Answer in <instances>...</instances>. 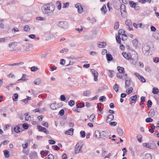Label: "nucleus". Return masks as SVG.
Returning <instances> with one entry per match:
<instances>
[{"mask_svg":"<svg viewBox=\"0 0 159 159\" xmlns=\"http://www.w3.org/2000/svg\"><path fill=\"white\" fill-rule=\"evenodd\" d=\"M55 9V6L52 3L44 4L42 8L43 14L47 16H52Z\"/></svg>","mask_w":159,"mask_h":159,"instance_id":"nucleus-1","label":"nucleus"},{"mask_svg":"<svg viewBox=\"0 0 159 159\" xmlns=\"http://www.w3.org/2000/svg\"><path fill=\"white\" fill-rule=\"evenodd\" d=\"M109 134L108 131H102L100 132L99 130H96L93 134V137L99 139H102L105 140L108 138L111 139V138L109 135Z\"/></svg>","mask_w":159,"mask_h":159,"instance_id":"nucleus-2","label":"nucleus"},{"mask_svg":"<svg viewBox=\"0 0 159 159\" xmlns=\"http://www.w3.org/2000/svg\"><path fill=\"white\" fill-rule=\"evenodd\" d=\"M132 54L130 59V62L133 64L135 65L138 61V55L135 51H133Z\"/></svg>","mask_w":159,"mask_h":159,"instance_id":"nucleus-3","label":"nucleus"},{"mask_svg":"<svg viewBox=\"0 0 159 159\" xmlns=\"http://www.w3.org/2000/svg\"><path fill=\"white\" fill-rule=\"evenodd\" d=\"M150 47L148 43H146L143 45L142 49L143 53L146 55L148 54Z\"/></svg>","mask_w":159,"mask_h":159,"instance_id":"nucleus-4","label":"nucleus"},{"mask_svg":"<svg viewBox=\"0 0 159 159\" xmlns=\"http://www.w3.org/2000/svg\"><path fill=\"white\" fill-rule=\"evenodd\" d=\"M58 25L61 28L66 29L68 28L67 23L64 21H60L58 22Z\"/></svg>","mask_w":159,"mask_h":159,"instance_id":"nucleus-5","label":"nucleus"},{"mask_svg":"<svg viewBox=\"0 0 159 159\" xmlns=\"http://www.w3.org/2000/svg\"><path fill=\"white\" fill-rule=\"evenodd\" d=\"M120 11L122 16L125 17L126 16V12L125 10V5L122 4L120 7Z\"/></svg>","mask_w":159,"mask_h":159,"instance_id":"nucleus-6","label":"nucleus"},{"mask_svg":"<svg viewBox=\"0 0 159 159\" xmlns=\"http://www.w3.org/2000/svg\"><path fill=\"white\" fill-rule=\"evenodd\" d=\"M143 145L144 147L152 149H155L156 147V145L155 144H152V143L150 144L148 143H143Z\"/></svg>","mask_w":159,"mask_h":159,"instance_id":"nucleus-7","label":"nucleus"},{"mask_svg":"<svg viewBox=\"0 0 159 159\" xmlns=\"http://www.w3.org/2000/svg\"><path fill=\"white\" fill-rule=\"evenodd\" d=\"M125 23L126 25L129 27L127 29L128 30L131 31L133 30L132 28V23L130 20H126Z\"/></svg>","mask_w":159,"mask_h":159,"instance_id":"nucleus-8","label":"nucleus"},{"mask_svg":"<svg viewBox=\"0 0 159 159\" xmlns=\"http://www.w3.org/2000/svg\"><path fill=\"white\" fill-rule=\"evenodd\" d=\"M82 146H81L79 143H78L76 144L75 148V152L76 153H78L80 152H82L81 150Z\"/></svg>","mask_w":159,"mask_h":159,"instance_id":"nucleus-9","label":"nucleus"},{"mask_svg":"<svg viewBox=\"0 0 159 159\" xmlns=\"http://www.w3.org/2000/svg\"><path fill=\"white\" fill-rule=\"evenodd\" d=\"M75 7L77 9V11L79 13H81L83 11V9L80 3H76L75 5Z\"/></svg>","mask_w":159,"mask_h":159,"instance_id":"nucleus-10","label":"nucleus"},{"mask_svg":"<svg viewBox=\"0 0 159 159\" xmlns=\"http://www.w3.org/2000/svg\"><path fill=\"white\" fill-rule=\"evenodd\" d=\"M37 127H38V129L39 131L43 132L46 134H48V131L47 129L45 127H43L42 126L39 125H37Z\"/></svg>","mask_w":159,"mask_h":159,"instance_id":"nucleus-11","label":"nucleus"},{"mask_svg":"<svg viewBox=\"0 0 159 159\" xmlns=\"http://www.w3.org/2000/svg\"><path fill=\"white\" fill-rule=\"evenodd\" d=\"M114 118V116L112 114L108 115L107 117L106 122L108 123L110 122L111 120H113Z\"/></svg>","mask_w":159,"mask_h":159,"instance_id":"nucleus-12","label":"nucleus"},{"mask_svg":"<svg viewBox=\"0 0 159 159\" xmlns=\"http://www.w3.org/2000/svg\"><path fill=\"white\" fill-rule=\"evenodd\" d=\"M134 74L141 82H146L145 80L144 77L140 75L139 73H135Z\"/></svg>","mask_w":159,"mask_h":159,"instance_id":"nucleus-13","label":"nucleus"},{"mask_svg":"<svg viewBox=\"0 0 159 159\" xmlns=\"http://www.w3.org/2000/svg\"><path fill=\"white\" fill-rule=\"evenodd\" d=\"M137 98V95H135L131 97L129 99V101L132 103H135L136 102Z\"/></svg>","mask_w":159,"mask_h":159,"instance_id":"nucleus-14","label":"nucleus"},{"mask_svg":"<svg viewBox=\"0 0 159 159\" xmlns=\"http://www.w3.org/2000/svg\"><path fill=\"white\" fill-rule=\"evenodd\" d=\"M91 71L93 74V76H94V80L95 81H97L98 80L97 78L98 75V72L93 69H91Z\"/></svg>","mask_w":159,"mask_h":159,"instance_id":"nucleus-15","label":"nucleus"},{"mask_svg":"<svg viewBox=\"0 0 159 159\" xmlns=\"http://www.w3.org/2000/svg\"><path fill=\"white\" fill-rule=\"evenodd\" d=\"M102 13L103 15H105L107 12V10H106V7L105 5H104L102 7L101 9Z\"/></svg>","mask_w":159,"mask_h":159,"instance_id":"nucleus-16","label":"nucleus"},{"mask_svg":"<svg viewBox=\"0 0 159 159\" xmlns=\"http://www.w3.org/2000/svg\"><path fill=\"white\" fill-rule=\"evenodd\" d=\"M152 36L155 39L159 40V31L153 33Z\"/></svg>","mask_w":159,"mask_h":159,"instance_id":"nucleus-17","label":"nucleus"},{"mask_svg":"<svg viewBox=\"0 0 159 159\" xmlns=\"http://www.w3.org/2000/svg\"><path fill=\"white\" fill-rule=\"evenodd\" d=\"M122 55L126 59L128 60L130 59L131 56L129 55L125 52H123L122 53Z\"/></svg>","mask_w":159,"mask_h":159,"instance_id":"nucleus-18","label":"nucleus"},{"mask_svg":"<svg viewBox=\"0 0 159 159\" xmlns=\"http://www.w3.org/2000/svg\"><path fill=\"white\" fill-rule=\"evenodd\" d=\"M74 129L73 128H70L69 130L68 131H66L65 132V134L67 135H72L73 134Z\"/></svg>","mask_w":159,"mask_h":159,"instance_id":"nucleus-19","label":"nucleus"},{"mask_svg":"<svg viewBox=\"0 0 159 159\" xmlns=\"http://www.w3.org/2000/svg\"><path fill=\"white\" fill-rule=\"evenodd\" d=\"M132 43L133 45L137 48L138 47V41L137 39H135L132 41Z\"/></svg>","mask_w":159,"mask_h":159,"instance_id":"nucleus-20","label":"nucleus"},{"mask_svg":"<svg viewBox=\"0 0 159 159\" xmlns=\"http://www.w3.org/2000/svg\"><path fill=\"white\" fill-rule=\"evenodd\" d=\"M34 83L36 85H39L41 84L42 80L39 78H37L34 81Z\"/></svg>","mask_w":159,"mask_h":159,"instance_id":"nucleus-21","label":"nucleus"},{"mask_svg":"<svg viewBox=\"0 0 159 159\" xmlns=\"http://www.w3.org/2000/svg\"><path fill=\"white\" fill-rule=\"evenodd\" d=\"M56 5L57 7L59 10L61 9V4L60 2L57 1L56 3Z\"/></svg>","mask_w":159,"mask_h":159,"instance_id":"nucleus-22","label":"nucleus"},{"mask_svg":"<svg viewBox=\"0 0 159 159\" xmlns=\"http://www.w3.org/2000/svg\"><path fill=\"white\" fill-rule=\"evenodd\" d=\"M117 69L119 73H124V69L123 67L118 66Z\"/></svg>","mask_w":159,"mask_h":159,"instance_id":"nucleus-23","label":"nucleus"},{"mask_svg":"<svg viewBox=\"0 0 159 159\" xmlns=\"http://www.w3.org/2000/svg\"><path fill=\"white\" fill-rule=\"evenodd\" d=\"M131 80L130 79H129V80H125V88L126 89L127 88L129 87L130 85Z\"/></svg>","mask_w":159,"mask_h":159,"instance_id":"nucleus-24","label":"nucleus"},{"mask_svg":"<svg viewBox=\"0 0 159 159\" xmlns=\"http://www.w3.org/2000/svg\"><path fill=\"white\" fill-rule=\"evenodd\" d=\"M106 57L108 61H111L113 59L112 56L109 54H107L106 55Z\"/></svg>","mask_w":159,"mask_h":159,"instance_id":"nucleus-25","label":"nucleus"},{"mask_svg":"<svg viewBox=\"0 0 159 159\" xmlns=\"http://www.w3.org/2000/svg\"><path fill=\"white\" fill-rule=\"evenodd\" d=\"M98 47L100 48H103L106 45V43L104 42H102L100 43H98Z\"/></svg>","mask_w":159,"mask_h":159,"instance_id":"nucleus-26","label":"nucleus"},{"mask_svg":"<svg viewBox=\"0 0 159 159\" xmlns=\"http://www.w3.org/2000/svg\"><path fill=\"white\" fill-rule=\"evenodd\" d=\"M155 115V113L153 110H151L148 112V116L149 117H152Z\"/></svg>","mask_w":159,"mask_h":159,"instance_id":"nucleus-27","label":"nucleus"},{"mask_svg":"<svg viewBox=\"0 0 159 159\" xmlns=\"http://www.w3.org/2000/svg\"><path fill=\"white\" fill-rule=\"evenodd\" d=\"M29 114L28 113H26L24 114L26 120H31V116H29Z\"/></svg>","mask_w":159,"mask_h":159,"instance_id":"nucleus-28","label":"nucleus"},{"mask_svg":"<svg viewBox=\"0 0 159 159\" xmlns=\"http://www.w3.org/2000/svg\"><path fill=\"white\" fill-rule=\"evenodd\" d=\"M14 131L16 133H19L20 132V128L18 126H16L15 127L14 129H13Z\"/></svg>","mask_w":159,"mask_h":159,"instance_id":"nucleus-29","label":"nucleus"},{"mask_svg":"<svg viewBox=\"0 0 159 159\" xmlns=\"http://www.w3.org/2000/svg\"><path fill=\"white\" fill-rule=\"evenodd\" d=\"M4 155L6 158H8L10 156V154L8 150H4L3 151Z\"/></svg>","mask_w":159,"mask_h":159,"instance_id":"nucleus-30","label":"nucleus"},{"mask_svg":"<svg viewBox=\"0 0 159 159\" xmlns=\"http://www.w3.org/2000/svg\"><path fill=\"white\" fill-rule=\"evenodd\" d=\"M117 131L120 136H122L123 134V131L122 129L120 128H118L117 129Z\"/></svg>","mask_w":159,"mask_h":159,"instance_id":"nucleus-31","label":"nucleus"},{"mask_svg":"<svg viewBox=\"0 0 159 159\" xmlns=\"http://www.w3.org/2000/svg\"><path fill=\"white\" fill-rule=\"evenodd\" d=\"M30 28L29 26L28 25H25L24 28V30L25 32H28L30 31Z\"/></svg>","mask_w":159,"mask_h":159,"instance_id":"nucleus-32","label":"nucleus"},{"mask_svg":"<svg viewBox=\"0 0 159 159\" xmlns=\"http://www.w3.org/2000/svg\"><path fill=\"white\" fill-rule=\"evenodd\" d=\"M113 88L116 92H118L119 90V85L117 84H115L113 86Z\"/></svg>","mask_w":159,"mask_h":159,"instance_id":"nucleus-33","label":"nucleus"},{"mask_svg":"<svg viewBox=\"0 0 159 159\" xmlns=\"http://www.w3.org/2000/svg\"><path fill=\"white\" fill-rule=\"evenodd\" d=\"M18 95L17 93L14 94L12 97L13 100L14 101H16L18 99Z\"/></svg>","mask_w":159,"mask_h":159,"instance_id":"nucleus-34","label":"nucleus"},{"mask_svg":"<svg viewBox=\"0 0 159 159\" xmlns=\"http://www.w3.org/2000/svg\"><path fill=\"white\" fill-rule=\"evenodd\" d=\"M145 159H152L151 155L150 153H146L145 155Z\"/></svg>","mask_w":159,"mask_h":159,"instance_id":"nucleus-35","label":"nucleus"},{"mask_svg":"<svg viewBox=\"0 0 159 159\" xmlns=\"http://www.w3.org/2000/svg\"><path fill=\"white\" fill-rule=\"evenodd\" d=\"M152 92L153 94H157L159 93V90L157 88H154Z\"/></svg>","mask_w":159,"mask_h":159,"instance_id":"nucleus-36","label":"nucleus"},{"mask_svg":"<svg viewBox=\"0 0 159 159\" xmlns=\"http://www.w3.org/2000/svg\"><path fill=\"white\" fill-rule=\"evenodd\" d=\"M95 117V115L94 114H93L90 116L89 118L90 120L91 121H94V119Z\"/></svg>","mask_w":159,"mask_h":159,"instance_id":"nucleus-37","label":"nucleus"},{"mask_svg":"<svg viewBox=\"0 0 159 159\" xmlns=\"http://www.w3.org/2000/svg\"><path fill=\"white\" fill-rule=\"evenodd\" d=\"M129 3L130 6L134 8L136 5V3L132 1H130Z\"/></svg>","mask_w":159,"mask_h":159,"instance_id":"nucleus-38","label":"nucleus"},{"mask_svg":"<svg viewBox=\"0 0 159 159\" xmlns=\"http://www.w3.org/2000/svg\"><path fill=\"white\" fill-rule=\"evenodd\" d=\"M75 104V102L74 100H71L68 102V105L71 107L73 106Z\"/></svg>","mask_w":159,"mask_h":159,"instance_id":"nucleus-39","label":"nucleus"},{"mask_svg":"<svg viewBox=\"0 0 159 159\" xmlns=\"http://www.w3.org/2000/svg\"><path fill=\"white\" fill-rule=\"evenodd\" d=\"M91 94V92L90 91L88 90L84 91L83 93V95L84 96H88L89 95H90Z\"/></svg>","mask_w":159,"mask_h":159,"instance_id":"nucleus-40","label":"nucleus"},{"mask_svg":"<svg viewBox=\"0 0 159 159\" xmlns=\"http://www.w3.org/2000/svg\"><path fill=\"white\" fill-rule=\"evenodd\" d=\"M84 104L83 103H78L76 104V106L77 108H81L84 107Z\"/></svg>","mask_w":159,"mask_h":159,"instance_id":"nucleus-41","label":"nucleus"},{"mask_svg":"<svg viewBox=\"0 0 159 159\" xmlns=\"http://www.w3.org/2000/svg\"><path fill=\"white\" fill-rule=\"evenodd\" d=\"M119 23L117 21L115 23V26H114V29L115 30H117L119 27Z\"/></svg>","mask_w":159,"mask_h":159,"instance_id":"nucleus-42","label":"nucleus"},{"mask_svg":"<svg viewBox=\"0 0 159 159\" xmlns=\"http://www.w3.org/2000/svg\"><path fill=\"white\" fill-rule=\"evenodd\" d=\"M106 98L105 96H102L100 97L99 100L101 102H103L106 100Z\"/></svg>","mask_w":159,"mask_h":159,"instance_id":"nucleus-43","label":"nucleus"},{"mask_svg":"<svg viewBox=\"0 0 159 159\" xmlns=\"http://www.w3.org/2000/svg\"><path fill=\"white\" fill-rule=\"evenodd\" d=\"M30 69L32 71H35L38 70V68L36 66H33Z\"/></svg>","mask_w":159,"mask_h":159,"instance_id":"nucleus-44","label":"nucleus"},{"mask_svg":"<svg viewBox=\"0 0 159 159\" xmlns=\"http://www.w3.org/2000/svg\"><path fill=\"white\" fill-rule=\"evenodd\" d=\"M152 102L151 100H148L147 102V107L148 108H150L151 107L152 105Z\"/></svg>","mask_w":159,"mask_h":159,"instance_id":"nucleus-45","label":"nucleus"},{"mask_svg":"<svg viewBox=\"0 0 159 159\" xmlns=\"http://www.w3.org/2000/svg\"><path fill=\"white\" fill-rule=\"evenodd\" d=\"M108 71V76L110 78H112L113 76V74L112 72L113 71L109 70Z\"/></svg>","mask_w":159,"mask_h":159,"instance_id":"nucleus-46","label":"nucleus"},{"mask_svg":"<svg viewBox=\"0 0 159 159\" xmlns=\"http://www.w3.org/2000/svg\"><path fill=\"white\" fill-rule=\"evenodd\" d=\"M80 134L82 138H84L85 136V133L84 131L83 130L81 131L80 132Z\"/></svg>","mask_w":159,"mask_h":159,"instance_id":"nucleus-47","label":"nucleus"},{"mask_svg":"<svg viewBox=\"0 0 159 159\" xmlns=\"http://www.w3.org/2000/svg\"><path fill=\"white\" fill-rule=\"evenodd\" d=\"M153 120L151 118H147L145 120V121L147 123L152 122Z\"/></svg>","mask_w":159,"mask_h":159,"instance_id":"nucleus-48","label":"nucleus"},{"mask_svg":"<svg viewBox=\"0 0 159 159\" xmlns=\"http://www.w3.org/2000/svg\"><path fill=\"white\" fill-rule=\"evenodd\" d=\"M23 127L25 129H27L29 128V125L27 123H24L23 124Z\"/></svg>","mask_w":159,"mask_h":159,"instance_id":"nucleus-49","label":"nucleus"},{"mask_svg":"<svg viewBox=\"0 0 159 159\" xmlns=\"http://www.w3.org/2000/svg\"><path fill=\"white\" fill-rule=\"evenodd\" d=\"M153 61L156 63L159 62V57H154L153 58Z\"/></svg>","mask_w":159,"mask_h":159,"instance_id":"nucleus-50","label":"nucleus"},{"mask_svg":"<svg viewBox=\"0 0 159 159\" xmlns=\"http://www.w3.org/2000/svg\"><path fill=\"white\" fill-rule=\"evenodd\" d=\"M26 76V75L23 74L21 78L19 80H25L26 79L25 78Z\"/></svg>","mask_w":159,"mask_h":159,"instance_id":"nucleus-51","label":"nucleus"},{"mask_svg":"<svg viewBox=\"0 0 159 159\" xmlns=\"http://www.w3.org/2000/svg\"><path fill=\"white\" fill-rule=\"evenodd\" d=\"M68 51V49L66 48H64L63 49H62L60 51V53H63L64 52H67Z\"/></svg>","mask_w":159,"mask_h":159,"instance_id":"nucleus-52","label":"nucleus"},{"mask_svg":"<svg viewBox=\"0 0 159 159\" xmlns=\"http://www.w3.org/2000/svg\"><path fill=\"white\" fill-rule=\"evenodd\" d=\"M60 99L62 101H64L66 100V97L63 95H61Z\"/></svg>","mask_w":159,"mask_h":159,"instance_id":"nucleus-53","label":"nucleus"},{"mask_svg":"<svg viewBox=\"0 0 159 159\" xmlns=\"http://www.w3.org/2000/svg\"><path fill=\"white\" fill-rule=\"evenodd\" d=\"M28 146V144L27 143H26L25 144H22V146L23 147V148L24 149H26L27 148Z\"/></svg>","mask_w":159,"mask_h":159,"instance_id":"nucleus-54","label":"nucleus"},{"mask_svg":"<svg viewBox=\"0 0 159 159\" xmlns=\"http://www.w3.org/2000/svg\"><path fill=\"white\" fill-rule=\"evenodd\" d=\"M116 39L117 42L119 43H120L121 42V39L120 36H117L116 37Z\"/></svg>","mask_w":159,"mask_h":159,"instance_id":"nucleus-55","label":"nucleus"},{"mask_svg":"<svg viewBox=\"0 0 159 159\" xmlns=\"http://www.w3.org/2000/svg\"><path fill=\"white\" fill-rule=\"evenodd\" d=\"M101 103H98L97 104V108H98V109L99 111H102V109L101 107V106H99V105H101Z\"/></svg>","mask_w":159,"mask_h":159,"instance_id":"nucleus-56","label":"nucleus"},{"mask_svg":"<svg viewBox=\"0 0 159 159\" xmlns=\"http://www.w3.org/2000/svg\"><path fill=\"white\" fill-rule=\"evenodd\" d=\"M109 123H109L110 125L111 126H115L117 124V123L115 121L110 122Z\"/></svg>","mask_w":159,"mask_h":159,"instance_id":"nucleus-57","label":"nucleus"},{"mask_svg":"<svg viewBox=\"0 0 159 159\" xmlns=\"http://www.w3.org/2000/svg\"><path fill=\"white\" fill-rule=\"evenodd\" d=\"M52 148L53 149L55 150H59V148L56 145H54L52 146Z\"/></svg>","mask_w":159,"mask_h":159,"instance_id":"nucleus-58","label":"nucleus"},{"mask_svg":"<svg viewBox=\"0 0 159 159\" xmlns=\"http://www.w3.org/2000/svg\"><path fill=\"white\" fill-rule=\"evenodd\" d=\"M137 139L139 142L141 143L142 142L141 138L142 137L141 135H138L137 136Z\"/></svg>","mask_w":159,"mask_h":159,"instance_id":"nucleus-59","label":"nucleus"},{"mask_svg":"<svg viewBox=\"0 0 159 159\" xmlns=\"http://www.w3.org/2000/svg\"><path fill=\"white\" fill-rule=\"evenodd\" d=\"M51 108L52 110H54L56 109L55 105L54 104H52L50 105Z\"/></svg>","mask_w":159,"mask_h":159,"instance_id":"nucleus-60","label":"nucleus"},{"mask_svg":"<svg viewBox=\"0 0 159 159\" xmlns=\"http://www.w3.org/2000/svg\"><path fill=\"white\" fill-rule=\"evenodd\" d=\"M49 143L50 144H54L56 142L55 141L52 140H48Z\"/></svg>","mask_w":159,"mask_h":159,"instance_id":"nucleus-61","label":"nucleus"},{"mask_svg":"<svg viewBox=\"0 0 159 159\" xmlns=\"http://www.w3.org/2000/svg\"><path fill=\"white\" fill-rule=\"evenodd\" d=\"M65 63V60L63 59H61L60 60V64L61 65H63Z\"/></svg>","mask_w":159,"mask_h":159,"instance_id":"nucleus-62","label":"nucleus"},{"mask_svg":"<svg viewBox=\"0 0 159 159\" xmlns=\"http://www.w3.org/2000/svg\"><path fill=\"white\" fill-rule=\"evenodd\" d=\"M62 158L63 159H67V157L66 154V153L63 154L62 155Z\"/></svg>","mask_w":159,"mask_h":159,"instance_id":"nucleus-63","label":"nucleus"},{"mask_svg":"<svg viewBox=\"0 0 159 159\" xmlns=\"http://www.w3.org/2000/svg\"><path fill=\"white\" fill-rule=\"evenodd\" d=\"M47 159H54L53 156L51 154H49Z\"/></svg>","mask_w":159,"mask_h":159,"instance_id":"nucleus-64","label":"nucleus"}]
</instances>
